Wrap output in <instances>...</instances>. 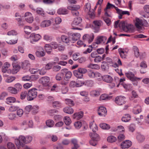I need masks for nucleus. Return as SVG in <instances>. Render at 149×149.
<instances>
[{"mask_svg":"<svg viewBox=\"0 0 149 149\" xmlns=\"http://www.w3.org/2000/svg\"><path fill=\"white\" fill-rule=\"evenodd\" d=\"M32 138L31 136H25L23 135H20L19 136L18 139L15 141V144L18 148L21 147H23L25 144L28 143L32 141Z\"/></svg>","mask_w":149,"mask_h":149,"instance_id":"f257e3e1","label":"nucleus"},{"mask_svg":"<svg viewBox=\"0 0 149 149\" xmlns=\"http://www.w3.org/2000/svg\"><path fill=\"white\" fill-rule=\"evenodd\" d=\"M148 23L144 19H141L138 18H136L135 19V26L137 29V30L140 32H142L144 30L143 26H148Z\"/></svg>","mask_w":149,"mask_h":149,"instance_id":"f03ea898","label":"nucleus"},{"mask_svg":"<svg viewBox=\"0 0 149 149\" xmlns=\"http://www.w3.org/2000/svg\"><path fill=\"white\" fill-rule=\"evenodd\" d=\"M37 90L33 88H31L28 92L27 96V99L28 101H31L33 100L37 97Z\"/></svg>","mask_w":149,"mask_h":149,"instance_id":"7ed1b4c3","label":"nucleus"},{"mask_svg":"<svg viewBox=\"0 0 149 149\" xmlns=\"http://www.w3.org/2000/svg\"><path fill=\"white\" fill-rule=\"evenodd\" d=\"M89 135L92 139L89 141L90 144L93 146H95L97 144V141L100 139L99 135L97 134L93 133H90Z\"/></svg>","mask_w":149,"mask_h":149,"instance_id":"20e7f679","label":"nucleus"},{"mask_svg":"<svg viewBox=\"0 0 149 149\" xmlns=\"http://www.w3.org/2000/svg\"><path fill=\"white\" fill-rule=\"evenodd\" d=\"M133 72L130 71H128L125 73V74L127 77L130 80L132 81H136L137 80H141L142 78L136 77L135 75L136 74V72L135 70H132Z\"/></svg>","mask_w":149,"mask_h":149,"instance_id":"39448f33","label":"nucleus"},{"mask_svg":"<svg viewBox=\"0 0 149 149\" xmlns=\"http://www.w3.org/2000/svg\"><path fill=\"white\" fill-rule=\"evenodd\" d=\"M68 36L71 38L72 39L71 40V42L73 43L79 39L81 37L80 34L78 33L68 32Z\"/></svg>","mask_w":149,"mask_h":149,"instance_id":"423d86ee","label":"nucleus"},{"mask_svg":"<svg viewBox=\"0 0 149 149\" xmlns=\"http://www.w3.org/2000/svg\"><path fill=\"white\" fill-rule=\"evenodd\" d=\"M41 38V36L39 34L32 33L30 36V42L32 44H34L35 42L38 41Z\"/></svg>","mask_w":149,"mask_h":149,"instance_id":"0eeeda50","label":"nucleus"},{"mask_svg":"<svg viewBox=\"0 0 149 149\" xmlns=\"http://www.w3.org/2000/svg\"><path fill=\"white\" fill-rule=\"evenodd\" d=\"M81 21L82 19L80 17H77L75 18L72 24V29H73L81 30L82 29H81L74 27V26L78 25L81 22Z\"/></svg>","mask_w":149,"mask_h":149,"instance_id":"6e6552de","label":"nucleus"},{"mask_svg":"<svg viewBox=\"0 0 149 149\" xmlns=\"http://www.w3.org/2000/svg\"><path fill=\"white\" fill-rule=\"evenodd\" d=\"M126 98L123 96H119L116 97L115 99V102L118 105H122L126 102Z\"/></svg>","mask_w":149,"mask_h":149,"instance_id":"1a4fd4ad","label":"nucleus"},{"mask_svg":"<svg viewBox=\"0 0 149 149\" xmlns=\"http://www.w3.org/2000/svg\"><path fill=\"white\" fill-rule=\"evenodd\" d=\"M62 74L63 75H65L64 79L66 81H68L71 78L72 75V72L69 71L67 69H63L62 70Z\"/></svg>","mask_w":149,"mask_h":149,"instance_id":"9d476101","label":"nucleus"},{"mask_svg":"<svg viewBox=\"0 0 149 149\" xmlns=\"http://www.w3.org/2000/svg\"><path fill=\"white\" fill-rule=\"evenodd\" d=\"M93 23L94 24L93 27L94 32L96 33L98 32L100 30V27L101 25L102 22L100 20L94 21L93 22Z\"/></svg>","mask_w":149,"mask_h":149,"instance_id":"9b49d317","label":"nucleus"},{"mask_svg":"<svg viewBox=\"0 0 149 149\" xmlns=\"http://www.w3.org/2000/svg\"><path fill=\"white\" fill-rule=\"evenodd\" d=\"M50 79L47 76H45L42 77L40 79V81L44 86H49L50 84Z\"/></svg>","mask_w":149,"mask_h":149,"instance_id":"f8f14e48","label":"nucleus"},{"mask_svg":"<svg viewBox=\"0 0 149 149\" xmlns=\"http://www.w3.org/2000/svg\"><path fill=\"white\" fill-rule=\"evenodd\" d=\"M94 38V35L92 34L90 35L86 34L84 35L83 39L84 41H87L89 43H90L93 41Z\"/></svg>","mask_w":149,"mask_h":149,"instance_id":"ddd939ff","label":"nucleus"},{"mask_svg":"<svg viewBox=\"0 0 149 149\" xmlns=\"http://www.w3.org/2000/svg\"><path fill=\"white\" fill-rule=\"evenodd\" d=\"M132 145V142L129 140H126L121 144V148L123 149H125L129 148Z\"/></svg>","mask_w":149,"mask_h":149,"instance_id":"4468645a","label":"nucleus"},{"mask_svg":"<svg viewBox=\"0 0 149 149\" xmlns=\"http://www.w3.org/2000/svg\"><path fill=\"white\" fill-rule=\"evenodd\" d=\"M134 28L133 25L127 24L124 31L127 33H132L134 32Z\"/></svg>","mask_w":149,"mask_h":149,"instance_id":"2eb2a0df","label":"nucleus"},{"mask_svg":"<svg viewBox=\"0 0 149 149\" xmlns=\"http://www.w3.org/2000/svg\"><path fill=\"white\" fill-rule=\"evenodd\" d=\"M98 113L101 116H105L107 115V111L106 108L104 107H100L98 108Z\"/></svg>","mask_w":149,"mask_h":149,"instance_id":"dca6fc26","label":"nucleus"},{"mask_svg":"<svg viewBox=\"0 0 149 149\" xmlns=\"http://www.w3.org/2000/svg\"><path fill=\"white\" fill-rule=\"evenodd\" d=\"M107 39V38L106 36H99L97 37L95 43L97 44L104 43Z\"/></svg>","mask_w":149,"mask_h":149,"instance_id":"f3484780","label":"nucleus"},{"mask_svg":"<svg viewBox=\"0 0 149 149\" xmlns=\"http://www.w3.org/2000/svg\"><path fill=\"white\" fill-rule=\"evenodd\" d=\"M102 79L104 81L108 83L112 82L113 80L112 77L108 75H105L102 76Z\"/></svg>","mask_w":149,"mask_h":149,"instance_id":"a211bd4d","label":"nucleus"},{"mask_svg":"<svg viewBox=\"0 0 149 149\" xmlns=\"http://www.w3.org/2000/svg\"><path fill=\"white\" fill-rule=\"evenodd\" d=\"M100 94V91L98 89H95L91 91L90 92V95L93 97H97Z\"/></svg>","mask_w":149,"mask_h":149,"instance_id":"6ab92c4d","label":"nucleus"},{"mask_svg":"<svg viewBox=\"0 0 149 149\" xmlns=\"http://www.w3.org/2000/svg\"><path fill=\"white\" fill-rule=\"evenodd\" d=\"M141 111V106L139 105H136L134 106L132 112L134 114H137L140 113Z\"/></svg>","mask_w":149,"mask_h":149,"instance_id":"aec40b11","label":"nucleus"},{"mask_svg":"<svg viewBox=\"0 0 149 149\" xmlns=\"http://www.w3.org/2000/svg\"><path fill=\"white\" fill-rule=\"evenodd\" d=\"M45 54V52L42 48H41L39 50L36 51V55L38 57L44 56Z\"/></svg>","mask_w":149,"mask_h":149,"instance_id":"412c9836","label":"nucleus"},{"mask_svg":"<svg viewBox=\"0 0 149 149\" xmlns=\"http://www.w3.org/2000/svg\"><path fill=\"white\" fill-rule=\"evenodd\" d=\"M84 115V113L82 111H80L78 113H74L72 116L73 119H79L81 118Z\"/></svg>","mask_w":149,"mask_h":149,"instance_id":"4be33fe9","label":"nucleus"},{"mask_svg":"<svg viewBox=\"0 0 149 149\" xmlns=\"http://www.w3.org/2000/svg\"><path fill=\"white\" fill-rule=\"evenodd\" d=\"M10 66V64L8 62H6L4 64L2 68V71L3 73H8L9 70L8 68Z\"/></svg>","mask_w":149,"mask_h":149,"instance_id":"5701e85b","label":"nucleus"},{"mask_svg":"<svg viewBox=\"0 0 149 149\" xmlns=\"http://www.w3.org/2000/svg\"><path fill=\"white\" fill-rule=\"evenodd\" d=\"M52 23L49 20H45L42 21L40 24V26L42 28H45L50 26Z\"/></svg>","mask_w":149,"mask_h":149,"instance_id":"b1692460","label":"nucleus"},{"mask_svg":"<svg viewBox=\"0 0 149 149\" xmlns=\"http://www.w3.org/2000/svg\"><path fill=\"white\" fill-rule=\"evenodd\" d=\"M89 126L90 129L92 130L93 132H95L97 130V127L94 121L90 123Z\"/></svg>","mask_w":149,"mask_h":149,"instance_id":"393cba45","label":"nucleus"},{"mask_svg":"<svg viewBox=\"0 0 149 149\" xmlns=\"http://www.w3.org/2000/svg\"><path fill=\"white\" fill-rule=\"evenodd\" d=\"M69 36H68L65 35H62L61 37V41L63 42L68 43H69L70 41H71V40L70 39Z\"/></svg>","mask_w":149,"mask_h":149,"instance_id":"a878e982","label":"nucleus"},{"mask_svg":"<svg viewBox=\"0 0 149 149\" xmlns=\"http://www.w3.org/2000/svg\"><path fill=\"white\" fill-rule=\"evenodd\" d=\"M64 112L67 113L71 114L74 112L73 109L71 107H66L63 109Z\"/></svg>","mask_w":149,"mask_h":149,"instance_id":"bb28decb","label":"nucleus"},{"mask_svg":"<svg viewBox=\"0 0 149 149\" xmlns=\"http://www.w3.org/2000/svg\"><path fill=\"white\" fill-rule=\"evenodd\" d=\"M57 13L59 15H65L68 13V11L67 9L61 8L58 10Z\"/></svg>","mask_w":149,"mask_h":149,"instance_id":"cd10ccee","label":"nucleus"},{"mask_svg":"<svg viewBox=\"0 0 149 149\" xmlns=\"http://www.w3.org/2000/svg\"><path fill=\"white\" fill-rule=\"evenodd\" d=\"M111 98V96H109L106 94H103L101 95L100 97V100H107Z\"/></svg>","mask_w":149,"mask_h":149,"instance_id":"c85d7f7f","label":"nucleus"},{"mask_svg":"<svg viewBox=\"0 0 149 149\" xmlns=\"http://www.w3.org/2000/svg\"><path fill=\"white\" fill-rule=\"evenodd\" d=\"M80 6L78 5H74L72 6H70L68 7V8L70 10L73 11H77L79 9Z\"/></svg>","mask_w":149,"mask_h":149,"instance_id":"c756f323","label":"nucleus"},{"mask_svg":"<svg viewBox=\"0 0 149 149\" xmlns=\"http://www.w3.org/2000/svg\"><path fill=\"white\" fill-rule=\"evenodd\" d=\"M130 116L129 114H126L122 117V120L123 122H127L130 120Z\"/></svg>","mask_w":149,"mask_h":149,"instance_id":"7c9ffc66","label":"nucleus"},{"mask_svg":"<svg viewBox=\"0 0 149 149\" xmlns=\"http://www.w3.org/2000/svg\"><path fill=\"white\" fill-rule=\"evenodd\" d=\"M52 106L54 108H58L62 107V104L59 102L55 101L52 103Z\"/></svg>","mask_w":149,"mask_h":149,"instance_id":"2f4dec72","label":"nucleus"},{"mask_svg":"<svg viewBox=\"0 0 149 149\" xmlns=\"http://www.w3.org/2000/svg\"><path fill=\"white\" fill-rule=\"evenodd\" d=\"M16 101L15 98L13 97H8L6 99V102L8 104L15 102Z\"/></svg>","mask_w":149,"mask_h":149,"instance_id":"473e14b6","label":"nucleus"},{"mask_svg":"<svg viewBox=\"0 0 149 149\" xmlns=\"http://www.w3.org/2000/svg\"><path fill=\"white\" fill-rule=\"evenodd\" d=\"M134 52L135 56L136 57L140 56V58H142L140 56V54L139 53V49L136 46H134Z\"/></svg>","mask_w":149,"mask_h":149,"instance_id":"72a5a7b5","label":"nucleus"},{"mask_svg":"<svg viewBox=\"0 0 149 149\" xmlns=\"http://www.w3.org/2000/svg\"><path fill=\"white\" fill-rule=\"evenodd\" d=\"M94 81L92 80H88L84 81V85L89 87H92L94 85Z\"/></svg>","mask_w":149,"mask_h":149,"instance_id":"f704fd0d","label":"nucleus"},{"mask_svg":"<svg viewBox=\"0 0 149 149\" xmlns=\"http://www.w3.org/2000/svg\"><path fill=\"white\" fill-rule=\"evenodd\" d=\"M85 10L88 13L91 12V5L89 3H87L85 4Z\"/></svg>","mask_w":149,"mask_h":149,"instance_id":"c9c22d12","label":"nucleus"},{"mask_svg":"<svg viewBox=\"0 0 149 149\" xmlns=\"http://www.w3.org/2000/svg\"><path fill=\"white\" fill-rule=\"evenodd\" d=\"M73 73L75 77L79 78H81L83 76V74L79 72L78 70L73 71Z\"/></svg>","mask_w":149,"mask_h":149,"instance_id":"e433bc0d","label":"nucleus"},{"mask_svg":"<svg viewBox=\"0 0 149 149\" xmlns=\"http://www.w3.org/2000/svg\"><path fill=\"white\" fill-rule=\"evenodd\" d=\"M8 90L10 93L14 94H17L18 92L17 90L16 89L15 87L14 88L12 87H8Z\"/></svg>","mask_w":149,"mask_h":149,"instance_id":"4c0bfd02","label":"nucleus"},{"mask_svg":"<svg viewBox=\"0 0 149 149\" xmlns=\"http://www.w3.org/2000/svg\"><path fill=\"white\" fill-rule=\"evenodd\" d=\"M46 123L47 126L49 127H51L54 126V123L52 120L49 119L46 121Z\"/></svg>","mask_w":149,"mask_h":149,"instance_id":"58836bf2","label":"nucleus"},{"mask_svg":"<svg viewBox=\"0 0 149 149\" xmlns=\"http://www.w3.org/2000/svg\"><path fill=\"white\" fill-rule=\"evenodd\" d=\"M64 121L65 124L67 125H69L71 123V121L70 118L67 116L64 117Z\"/></svg>","mask_w":149,"mask_h":149,"instance_id":"ea45409f","label":"nucleus"},{"mask_svg":"<svg viewBox=\"0 0 149 149\" xmlns=\"http://www.w3.org/2000/svg\"><path fill=\"white\" fill-rule=\"evenodd\" d=\"M118 51L121 57L123 58H125L126 54V51H124L121 49H118Z\"/></svg>","mask_w":149,"mask_h":149,"instance_id":"a19ab883","label":"nucleus"},{"mask_svg":"<svg viewBox=\"0 0 149 149\" xmlns=\"http://www.w3.org/2000/svg\"><path fill=\"white\" fill-rule=\"evenodd\" d=\"M30 65L29 61L28 60H25L22 63V67L24 69H26Z\"/></svg>","mask_w":149,"mask_h":149,"instance_id":"79ce46f5","label":"nucleus"},{"mask_svg":"<svg viewBox=\"0 0 149 149\" xmlns=\"http://www.w3.org/2000/svg\"><path fill=\"white\" fill-rule=\"evenodd\" d=\"M116 137L113 136H109L107 138V141L110 143L114 142L116 141Z\"/></svg>","mask_w":149,"mask_h":149,"instance_id":"37998d69","label":"nucleus"},{"mask_svg":"<svg viewBox=\"0 0 149 149\" xmlns=\"http://www.w3.org/2000/svg\"><path fill=\"white\" fill-rule=\"evenodd\" d=\"M100 127L102 129L108 130L110 128V126L105 123H101L100 124Z\"/></svg>","mask_w":149,"mask_h":149,"instance_id":"c03bdc74","label":"nucleus"},{"mask_svg":"<svg viewBox=\"0 0 149 149\" xmlns=\"http://www.w3.org/2000/svg\"><path fill=\"white\" fill-rule=\"evenodd\" d=\"M45 47L47 53L48 54H50L52 51V48L51 46L49 44H46Z\"/></svg>","mask_w":149,"mask_h":149,"instance_id":"a18cd8bd","label":"nucleus"},{"mask_svg":"<svg viewBox=\"0 0 149 149\" xmlns=\"http://www.w3.org/2000/svg\"><path fill=\"white\" fill-rule=\"evenodd\" d=\"M18 40V38H16L15 40L11 39L9 40L6 41V42L8 44L13 45L17 43Z\"/></svg>","mask_w":149,"mask_h":149,"instance_id":"49530a36","label":"nucleus"},{"mask_svg":"<svg viewBox=\"0 0 149 149\" xmlns=\"http://www.w3.org/2000/svg\"><path fill=\"white\" fill-rule=\"evenodd\" d=\"M136 138L139 142H142L145 139V137L144 136L140 134H139L137 136Z\"/></svg>","mask_w":149,"mask_h":149,"instance_id":"de8ad7c7","label":"nucleus"},{"mask_svg":"<svg viewBox=\"0 0 149 149\" xmlns=\"http://www.w3.org/2000/svg\"><path fill=\"white\" fill-rule=\"evenodd\" d=\"M7 146L8 149H16V147L15 144L11 142H8L7 144Z\"/></svg>","mask_w":149,"mask_h":149,"instance_id":"09e8293b","label":"nucleus"},{"mask_svg":"<svg viewBox=\"0 0 149 149\" xmlns=\"http://www.w3.org/2000/svg\"><path fill=\"white\" fill-rule=\"evenodd\" d=\"M88 67L92 69H97L99 68V65L97 64L91 63L88 65Z\"/></svg>","mask_w":149,"mask_h":149,"instance_id":"8fccbe9b","label":"nucleus"},{"mask_svg":"<svg viewBox=\"0 0 149 149\" xmlns=\"http://www.w3.org/2000/svg\"><path fill=\"white\" fill-rule=\"evenodd\" d=\"M127 23L126 21H121L120 22L119 24V27L120 28H122L124 31V29H125Z\"/></svg>","mask_w":149,"mask_h":149,"instance_id":"3c124183","label":"nucleus"},{"mask_svg":"<svg viewBox=\"0 0 149 149\" xmlns=\"http://www.w3.org/2000/svg\"><path fill=\"white\" fill-rule=\"evenodd\" d=\"M36 12L38 14L42 16L44 15V12L43 9L40 8H37L36 9Z\"/></svg>","mask_w":149,"mask_h":149,"instance_id":"603ef678","label":"nucleus"},{"mask_svg":"<svg viewBox=\"0 0 149 149\" xmlns=\"http://www.w3.org/2000/svg\"><path fill=\"white\" fill-rule=\"evenodd\" d=\"M27 93L28 92L26 91L22 92L20 94V99L22 100H24L26 97H27Z\"/></svg>","mask_w":149,"mask_h":149,"instance_id":"864d4df0","label":"nucleus"},{"mask_svg":"<svg viewBox=\"0 0 149 149\" xmlns=\"http://www.w3.org/2000/svg\"><path fill=\"white\" fill-rule=\"evenodd\" d=\"M61 92L63 94H66L68 91V88L65 86H63L61 88Z\"/></svg>","mask_w":149,"mask_h":149,"instance_id":"5fc2aeb1","label":"nucleus"},{"mask_svg":"<svg viewBox=\"0 0 149 149\" xmlns=\"http://www.w3.org/2000/svg\"><path fill=\"white\" fill-rule=\"evenodd\" d=\"M102 60V58L100 56L98 55L94 58V61L95 63H98L101 62Z\"/></svg>","mask_w":149,"mask_h":149,"instance_id":"6e6d98bb","label":"nucleus"},{"mask_svg":"<svg viewBox=\"0 0 149 149\" xmlns=\"http://www.w3.org/2000/svg\"><path fill=\"white\" fill-rule=\"evenodd\" d=\"M38 107L36 105L32 107L31 110H32V113L33 114H35L38 113Z\"/></svg>","mask_w":149,"mask_h":149,"instance_id":"4d7b16f0","label":"nucleus"},{"mask_svg":"<svg viewBox=\"0 0 149 149\" xmlns=\"http://www.w3.org/2000/svg\"><path fill=\"white\" fill-rule=\"evenodd\" d=\"M32 106L31 105H28L26 106L25 108V112L26 113H28L31 110Z\"/></svg>","mask_w":149,"mask_h":149,"instance_id":"13d9d810","label":"nucleus"},{"mask_svg":"<svg viewBox=\"0 0 149 149\" xmlns=\"http://www.w3.org/2000/svg\"><path fill=\"white\" fill-rule=\"evenodd\" d=\"M59 87L56 84H54L51 88V91L54 92H57L59 91Z\"/></svg>","mask_w":149,"mask_h":149,"instance_id":"bf43d9fd","label":"nucleus"},{"mask_svg":"<svg viewBox=\"0 0 149 149\" xmlns=\"http://www.w3.org/2000/svg\"><path fill=\"white\" fill-rule=\"evenodd\" d=\"M65 103L68 105H74L73 101L70 99H66L65 100Z\"/></svg>","mask_w":149,"mask_h":149,"instance_id":"052dcab7","label":"nucleus"},{"mask_svg":"<svg viewBox=\"0 0 149 149\" xmlns=\"http://www.w3.org/2000/svg\"><path fill=\"white\" fill-rule=\"evenodd\" d=\"M82 125L81 122L80 121H77L74 123V125L77 129H79L81 126Z\"/></svg>","mask_w":149,"mask_h":149,"instance_id":"680f3d73","label":"nucleus"},{"mask_svg":"<svg viewBox=\"0 0 149 149\" xmlns=\"http://www.w3.org/2000/svg\"><path fill=\"white\" fill-rule=\"evenodd\" d=\"M17 114L19 117H21L23 114L24 111L22 109H20L19 107V108L17 109Z\"/></svg>","mask_w":149,"mask_h":149,"instance_id":"e2e57ef3","label":"nucleus"},{"mask_svg":"<svg viewBox=\"0 0 149 149\" xmlns=\"http://www.w3.org/2000/svg\"><path fill=\"white\" fill-rule=\"evenodd\" d=\"M76 84L77 87H80L84 85V81L79 80L76 82Z\"/></svg>","mask_w":149,"mask_h":149,"instance_id":"0e129e2a","label":"nucleus"},{"mask_svg":"<svg viewBox=\"0 0 149 149\" xmlns=\"http://www.w3.org/2000/svg\"><path fill=\"white\" fill-rule=\"evenodd\" d=\"M77 70L79 72L82 74L85 73L87 72V70L85 68H79Z\"/></svg>","mask_w":149,"mask_h":149,"instance_id":"69168bd1","label":"nucleus"},{"mask_svg":"<svg viewBox=\"0 0 149 149\" xmlns=\"http://www.w3.org/2000/svg\"><path fill=\"white\" fill-rule=\"evenodd\" d=\"M17 34V32L15 30H12L8 31L7 33V35L8 36H14L16 35Z\"/></svg>","mask_w":149,"mask_h":149,"instance_id":"338daca9","label":"nucleus"},{"mask_svg":"<svg viewBox=\"0 0 149 149\" xmlns=\"http://www.w3.org/2000/svg\"><path fill=\"white\" fill-rule=\"evenodd\" d=\"M15 79V77H14L10 76L8 77L6 79V81L7 83H10Z\"/></svg>","mask_w":149,"mask_h":149,"instance_id":"774afa93","label":"nucleus"}]
</instances>
